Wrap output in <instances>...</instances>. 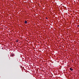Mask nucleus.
<instances>
[{
    "label": "nucleus",
    "mask_w": 79,
    "mask_h": 79,
    "mask_svg": "<svg viewBox=\"0 0 79 79\" xmlns=\"http://www.w3.org/2000/svg\"><path fill=\"white\" fill-rule=\"evenodd\" d=\"M15 56V54H11L10 55V56H11L12 57H13Z\"/></svg>",
    "instance_id": "f257e3e1"
},
{
    "label": "nucleus",
    "mask_w": 79,
    "mask_h": 79,
    "mask_svg": "<svg viewBox=\"0 0 79 79\" xmlns=\"http://www.w3.org/2000/svg\"><path fill=\"white\" fill-rule=\"evenodd\" d=\"M18 40H16V42H18Z\"/></svg>",
    "instance_id": "20e7f679"
},
{
    "label": "nucleus",
    "mask_w": 79,
    "mask_h": 79,
    "mask_svg": "<svg viewBox=\"0 0 79 79\" xmlns=\"http://www.w3.org/2000/svg\"><path fill=\"white\" fill-rule=\"evenodd\" d=\"M27 21L25 20V22H24L25 24H27Z\"/></svg>",
    "instance_id": "7ed1b4c3"
},
{
    "label": "nucleus",
    "mask_w": 79,
    "mask_h": 79,
    "mask_svg": "<svg viewBox=\"0 0 79 79\" xmlns=\"http://www.w3.org/2000/svg\"><path fill=\"white\" fill-rule=\"evenodd\" d=\"M46 19H47V18H46Z\"/></svg>",
    "instance_id": "423d86ee"
},
{
    "label": "nucleus",
    "mask_w": 79,
    "mask_h": 79,
    "mask_svg": "<svg viewBox=\"0 0 79 79\" xmlns=\"http://www.w3.org/2000/svg\"><path fill=\"white\" fill-rule=\"evenodd\" d=\"M70 71H73V69L72 68H70Z\"/></svg>",
    "instance_id": "f03ea898"
},
{
    "label": "nucleus",
    "mask_w": 79,
    "mask_h": 79,
    "mask_svg": "<svg viewBox=\"0 0 79 79\" xmlns=\"http://www.w3.org/2000/svg\"><path fill=\"white\" fill-rule=\"evenodd\" d=\"M77 26H78V27H79V25H78Z\"/></svg>",
    "instance_id": "39448f33"
}]
</instances>
